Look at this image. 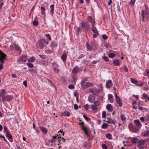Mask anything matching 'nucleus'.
Masks as SVG:
<instances>
[{
  "instance_id": "473e14b6",
  "label": "nucleus",
  "mask_w": 149,
  "mask_h": 149,
  "mask_svg": "<svg viewBox=\"0 0 149 149\" xmlns=\"http://www.w3.org/2000/svg\"><path fill=\"white\" fill-rule=\"evenodd\" d=\"M3 132L4 133L7 134L9 132V130L8 128L5 125H3Z\"/></svg>"
},
{
  "instance_id": "c756f323",
  "label": "nucleus",
  "mask_w": 149,
  "mask_h": 149,
  "mask_svg": "<svg viewBox=\"0 0 149 149\" xmlns=\"http://www.w3.org/2000/svg\"><path fill=\"white\" fill-rule=\"evenodd\" d=\"M57 43L54 41H52L51 42L50 45L51 47L54 48L57 46Z\"/></svg>"
},
{
  "instance_id": "603ef678",
  "label": "nucleus",
  "mask_w": 149,
  "mask_h": 149,
  "mask_svg": "<svg viewBox=\"0 0 149 149\" xmlns=\"http://www.w3.org/2000/svg\"><path fill=\"white\" fill-rule=\"evenodd\" d=\"M143 136H149V130L147 131L143 134Z\"/></svg>"
},
{
  "instance_id": "7ed1b4c3",
  "label": "nucleus",
  "mask_w": 149,
  "mask_h": 149,
  "mask_svg": "<svg viewBox=\"0 0 149 149\" xmlns=\"http://www.w3.org/2000/svg\"><path fill=\"white\" fill-rule=\"evenodd\" d=\"M27 59L26 56L22 55L17 59V61L19 64H23L26 61Z\"/></svg>"
},
{
  "instance_id": "9d476101",
  "label": "nucleus",
  "mask_w": 149,
  "mask_h": 149,
  "mask_svg": "<svg viewBox=\"0 0 149 149\" xmlns=\"http://www.w3.org/2000/svg\"><path fill=\"white\" fill-rule=\"evenodd\" d=\"M87 20L92 25H95V21L91 17L88 16L87 18Z\"/></svg>"
},
{
  "instance_id": "58836bf2",
  "label": "nucleus",
  "mask_w": 149,
  "mask_h": 149,
  "mask_svg": "<svg viewBox=\"0 0 149 149\" xmlns=\"http://www.w3.org/2000/svg\"><path fill=\"white\" fill-rule=\"evenodd\" d=\"M86 84L87 85L88 87H91L93 86L94 84L90 82H88L86 83Z\"/></svg>"
},
{
  "instance_id": "13d9d810",
  "label": "nucleus",
  "mask_w": 149,
  "mask_h": 149,
  "mask_svg": "<svg viewBox=\"0 0 149 149\" xmlns=\"http://www.w3.org/2000/svg\"><path fill=\"white\" fill-rule=\"evenodd\" d=\"M102 147L103 149H107L108 148L107 145L104 144H102Z\"/></svg>"
},
{
  "instance_id": "0e129e2a",
  "label": "nucleus",
  "mask_w": 149,
  "mask_h": 149,
  "mask_svg": "<svg viewBox=\"0 0 149 149\" xmlns=\"http://www.w3.org/2000/svg\"><path fill=\"white\" fill-rule=\"evenodd\" d=\"M84 108L86 110H88L89 109V105L87 104H86L84 106Z\"/></svg>"
},
{
  "instance_id": "2eb2a0df",
  "label": "nucleus",
  "mask_w": 149,
  "mask_h": 149,
  "mask_svg": "<svg viewBox=\"0 0 149 149\" xmlns=\"http://www.w3.org/2000/svg\"><path fill=\"white\" fill-rule=\"evenodd\" d=\"M141 98L145 100V102H146L148 101H149V96L146 94L143 93L142 95Z\"/></svg>"
},
{
  "instance_id": "4d7b16f0",
  "label": "nucleus",
  "mask_w": 149,
  "mask_h": 149,
  "mask_svg": "<svg viewBox=\"0 0 149 149\" xmlns=\"http://www.w3.org/2000/svg\"><path fill=\"white\" fill-rule=\"evenodd\" d=\"M94 104L95 106L97 107V106H99V105L100 104V102L99 101L97 100L94 102Z\"/></svg>"
},
{
  "instance_id": "4468645a",
  "label": "nucleus",
  "mask_w": 149,
  "mask_h": 149,
  "mask_svg": "<svg viewBox=\"0 0 149 149\" xmlns=\"http://www.w3.org/2000/svg\"><path fill=\"white\" fill-rule=\"evenodd\" d=\"M7 92L3 89H1L0 91V97H2V98L4 97L5 95L7 94Z\"/></svg>"
},
{
  "instance_id": "680f3d73",
  "label": "nucleus",
  "mask_w": 149,
  "mask_h": 149,
  "mask_svg": "<svg viewBox=\"0 0 149 149\" xmlns=\"http://www.w3.org/2000/svg\"><path fill=\"white\" fill-rule=\"evenodd\" d=\"M39 56L42 59H44L46 58V56L45 55H39Z\"/></svg>"
},
{
  "instance_id": "5701e85b",
  "label": "nucleus",
  "mask_w": 149,
  "mask_h": 149,
  "mask_svg": "<svg viewBox=\"0 0 149 149\" xmlns=\"http://www.w3.org/2000/svg\"><path fill=\"white\" fill-rule=\"evenodd\" d=\"M134 123L136 124L137 127H139L140 128H141V124L140 121L138 120H134Z\"/></svg>"
},
{
  "instance_id": "49530a36",
  "label": "nucleus",
  "mask_w": 149,
  "mask_h": 149,
  "mask_svg": "<svg viewBox=\"0 0 149 149\" xmlns=\"http://www.w3.org/2000/svg\"><path fill=\"white\" fill-rule=\"evenodd\" d=\"M45 36L47 38V39H48L49 41H50L51 40V38L50 37V35L49 34H47Z\"/></svg>"
},
{
  "instance_id": "e433bc0d",
  "label": "nucleus",
  "mask_w": 149,
  "mask_h": 149,
  "mask_svg": "<svg viewBox=\"0 0 149 149\" xmlns=\"http://www.w3.org/2000/svg\"><path fill=\"white\" fill-rule=\"evenodd\" d=\"M108 127V125L106 123H104L102 126V128L103 129H106Z\"/></svg>"
},
{
  "instance_id": "f3484780",
  "label": "nucleus",
  "mask_w": 149,
  "mask_h": 149,
  "mask_svg": "<svg viewBox=\"0 0 149 149\" xmlns=\"http://www.w3.org/2000/svg\"><path fill=\"white\" fill-rule=\"evenodd\" d=\"M39 128L44 134L46 135L47 134L48 130L46 128L42 127H40Z\"/></svg>"
},
{
  "instance_id": "7c9ffc66",
  "label": "nucleus",
  "mask_w": 149,
  "mask_h": 149,
  "mask_svg": "<svg viewBox=\"0 0 149 149\" xmlns=\"http://www.w3.org/2000/svg\"><path fill=\"white\" fill-rule=\"evenodd\" d=\"M90 108L93 110L94 111L97 110L98 109L97 107L95 105H92L91 106Z\"/></svg>"
},
{
  "instance_id": "4c0bfd02",
  "label": "nucleus",
  "mask_w": 149,
  "mask_h": 149,
  "mask_svg": "<svg viewBox=\"0 0 149 149\" xmlns=\"http://www.w3.org/2000/svg\"><path fill=\"white\" fill-rule=\"evenodd\" d=\"M86 47L87 49L90 51H91L93 49L92 46L89 45L88 43H87Z\"/></svg>"
},
{
  "instance_id": "dca6fc26",
  "label": "nucleus",
  "mask_w": 149,
  "mask_h": 149,
  "mask_svg": "<svg viewBox=\"0 0 149 149\" xmlns=\"http://www.w3.org/2000/svg\"><path fill=\"white\" fill-rule=\"evenodd\" d=\"M6 137L9 140L10 142H13V136L9 132L6 134Z\"/></svg>"
},
{
  "instance_id": "c85d7f7f",
  "label": "nucleus",
  "mask_w": 149,
  "mask_h": 149,
  "mask_svg": "<svg viewBox=\"0 0 149 149\" xmlns=\"http://www.w3.org/2000/svg\"><path fill=\"white\" fill-rule=\"evenodd\" d=\"M14 47L16 51H18L19 52H20L21 50L20 47L16 44H14Z\"/></svg>"
},
{
  "instance_id": "a211bd4d",
  "label": "nucleus",
  "mask_w": 149,
  "mask_h": 149,
  "mask_svg": "<svg viewBox=\"0 0 149 149\" xmlns=\"http://www.w3.org/2000/svg\"><path fill=\"white\" fill-rule=\"evenodd\" d=\"M79 69L78 66L74 68L72 70V73L74 74H76L79 71Z\"/></svg>"
},
{
  "instance_id": "aec40b11",
  "label": "nucleus",
  "mask_w": 149,
  "mask_h": 149,
  "mask_svg": "<svg viewBox=\"0 0 149 149\" xmlns=\"http://www.w3.org/2000/svg\"><path fill=\"white\" fill-rule=\"evenodd\" d=\"M95 25H92V31L94 33H96L97 34H99L98 30L96 27L95 26Z\"/></svg>"
},
{
  "instance_id": "a878e982",
  "label": "nucleus",
  "mask_w": 149,
  "mask_h": 149,
  "mask_svg": "<svg viewBox=\"0 0 149 149\" xmlns=\"http://www.w3.org/2000/svg\"><path fill=\"white\" fill-rule=\"evenodd\" d=\"M50 14L51 15L53 16L54 13V4L50 6Z\"/></svg>"
},
{
  "instance_id": "3c124183",
  "label": "nucleus",
  "mask_w": 149,
  "mask_h": 149,
  "mask_svg": "<svg viewBox=\"0 0 149 149\" xmlns=\"http://www.w3.org/2000/svg\"><path fill=\"white\" fill-rule=\"evenodd\" d=\"M27 65L29 68H32L33 67V64L30 63H28Z\"/></svg>"
},
{
  "instance_id": "5fc2aeb1",
  "label": "nucleus",
  "mask_w": 149,
  "mask_h": 149,
  "mask_svg": "<svg viewBox=\"0 0 149 149\" xmlns=\"http://www.w3.org/2000/svg\"><path fill=\"white\" fill-rule=\"evenodd\" d=\"M33 24L35 26H36L38 25V21L34 20L33 22Z\"/></svg>"
},
{
  "instance_id": "bb28decb",
  "label": "nucleus",
  "mask_w": 149,
  "mask_h": 149,
  "mask_svg": "<svg viewBox=\"0 0 149 149\" xmlns=\"http://www.w3.org/2000/svg\"><path fill=\"white\" fill-rule=\"evenodd\" d=\"M106 108L109 111L111 112L113 111L112 106L110 104H108L107 105Z\"/></svg>"
},
{
  "instance_id": "f03ea898",
  "label": "nucleus",
  "mask_w": 149,
  "mask_h": 149,
  "mask_svg": "<svg viewBox=\"0 0 149 149\" xmlns=\"http://www.w3.org/2000/svg\"><path fill=\"white\" fill-rule=\"evenodd\" d=\"M45 39L38 40L36 43L37 48L40 49H42L45 46Z\"/></svg>"
},
{
  "instance_id": "ea45409f",
  "label": "nucleus",
  "mask_w": 149,
  "mask_h": 149,
  "mask_svg": "<svg viewBox=\"0 0 149 149\" xmlns=\"http://www.w3.org/2000/svg\"><path fill=\"white\" fill-rule=\"evenodd\" d=\"M102 58L104 60L105 62H108L109 61V58L107 56H103Z\"/></svg>"
},
{
  "instance_id": "cd10ccee",
  "label": "nucleus",
  "mask_w": 149,
  "mask_h": 149,
  "mask_svg": "<svg viewBox=\"0 0 149 149\" xmlns=\"http://www.w3.org/2000/svg\"><path fill=\"white\" fill-rule=\"evenodd\" d=\"M58 140L59 143L61 144L62 143L61 142L62 141L63 142H65V139H64L63 138H61V137H58Z\"/></svg>"
},
{
  "instance_id": "72a5a7b5",
  "label": "nucleus",
  "mask_w": 149,
  "mask_h": 149,
  "mask_svg": "<svg viewBox=\"0 0 149 149\" xmlns=\"http://www.w3.org/2000/svg\"><path fill=\"white\" fill-rule=\"evenodd\" d=\"M138 141V140L136 137L133 138L131 139L132 142L133 144L136 143Z\"/></svg>"
},
{
  "instance_id": "0eeeda50",
  "label": "nucleus",
  "mask_w": 149,
  "mask_h": 149,
  "mask_svg": "<svg viewBox=\"0 0 149 149\" xmlns=\"http://www.w3.org/2000/svg\"><path fill=\"white\" fill-rule=\"evenodd\" d=\"M13 98V96L11 95H7L5 96L2 99L3 101L6 100L8 102L10 101Z\"/></svg>"
},
{
  "instance_id": "a19ab883",
  "label": "nucleus",
  "mask_w": 149,
  "mask_h": 149,
  "mask_svg": "<svg viewBox=\"0 0 149 149\" xmlns=\"http://www.w3.org/2000/svg\"><path fill=\"white\" fill-rule=\"evenodd\" d=\"M106 137L109 139H111L112 138V136L110 134L108 133L106 135Z\"/></svg>"
},
{
  "instance_id": "8fccbe9b",
  "label": "nucleus",
  "mask_w": 149,
  "mask_h": 149,
  "mask_svg": "<svg viewBox=\"0 0 149 149\" xmlns=\"http://www.w3.org/2000/svg\"><path fill=\"white\" fill-rule=\"evenodd\" d=\"M81 86H82V88L83 89H84L87 87H88L87 85L86 84V83L84 84H83V85H81Z\"/></svg>"
},
{
  "instance_id": "e2e57ef3",
  "label": "nucleus",
  "mask_w": 149,
  "mask_h": 149,
  "mask_svg": "<svg viewBox=\"0 0 149 149\" xmlns=\"http://www.w3.org/2000/svg\"><path fill=\"white\" fill-rule=\"evenodd\" d=\"M29 71L32 74L35 73V70L34 69L29 70Z\"/></svg>"
},
{
  "instance_id": "bf43d9fd",
  "label": "nucleus",
  "mask_w": 149,
  "mask_h": 149,
  "mask_svg": "<svg viewBox=\"0 0 149 149\" xmlns=\"http://www.w3.org/2000/svg\"><path fill=\"white\" fill-rule=\"evenodd\" d=\"M68 88L70 89H73L74 88V86L73 84H70L68 86Z\"/></svg>"
},
{
  "instance_id": "f8f14e48",
  "label": "nucleus",
  "mask_w": 149,
  "mask_h": 149,
  "mask_svg": "<svg viewBox=\"0 0 149 149\" xmlns=\"http://www.w3.org/2000/svg\"><path fill=\"white\" fill-rule=\"evenodd\" d=\"M131 81L132 83L136 84V85L138 86L141 87L143 85V83H141L140 84H136L137 83V81L134 79L131 78Z\"/></svg>"
},
{
  "instance_id": "6e6552de",
  "label": "nucleus",
  "mask_w": 149,
  "mask_h": 149,
  "mask_svg": "<svg viewBox=\"0 0 149 149\" xmlns=\"http://www.w3.org/2000/svg\"><path fill=\"white\" fill-rule=\"evenodd\" d=\"M140 129L139 127L132 126L130 128V129L132 132L136 133L139 131Z\"/></svg>"
},
{
  "instance_id": "a18cd8bd",
  "label": "nucleus",
  "mask_w": 149,
  "mask_h": 149,
  "mask_svg": "<svg viewBox=\"0 0 149 149\" xmlns=\"http://www.w3.org/2000/svg\"><path fill=\"white\" fill-rule=\"evenodd\" d=\"M0 138H3V140L4 141L6 142L7 143H8V142L7 141V140L5 139V137L4 136H2L1 135H0Z\"/></svg>"
},
{
  "instance_id": "69168bd1",
  "label": "nucleus",
  "mask_w": 149,
  "mask_h": 149,
  "mask_svg": "<svg viewBox=\"0 0 149 149\" xmlns=\"http://www.w3.org/2000/svg\"><path fill=\"white\" fill-rule=\"evenodd\" d=\"M87 80H86L85 79H83L82 80L81 82V85H83L84 83Z\"/></svg>"
},
{
  "instance_id": "6e6d98bb",
  "label": "nucleus",
  "mask_w": 149,
  "mask_h": 149,
  "mask_svg": "<svg viewBox=\"0 0 149 149\" xmlns=\"http://www.w3.org/2000/svg\"><path fill=\"white\" fill-rule=\"evenodd\" d=\"M109 57L111 58H113L115 56V55L113 53H110L109 55Z\"/></svg>"
},
{
  "instance_id": "4be33fe9",
  "label": "nucleus",
  "mask_w": 149,
  "mask_h": 149,
  "mask_svg": "<svg viewBox=\"0 0 149 149\" xmlns=\"http://www.w3.org/2000/svg\"><path fill=\"white\" fill-rule=\"evenodd\" d=\"M106 122L108 123L115 124V122L112 119L108 118H107V120Z\"/></svg>"
},
{
  "instance_id": "393cba45",
  "label": "nucleus",
  "mask_w": 149,
  "mask_h": 149,
  "mask_svg": "<svg viewBox=\"0 0 149 149\" xmlns=\"http://www.w3.org/2000/svg\"><path fill=\"white\" fill-rule=\"evenodd\" d=\"M91 45L93 49H96L97 48V45L96 44L95 42L92 41L91 42Z\"/></svg>"
},
{
  "instance_id": "09e8293b",
  "label": "nucleus",
  "mask_w": 149,
  "mask_h": 149,
  "mask_svg": "<svg viewBox=\"0 0 149 149\" xmlns=\"http://www.w3.org/2000/svg\"><path fill=\"white\" fill-rule=\"evenodd\" d=\"M102 118H104L106 117V113L105 111H103L102 113Z\"/></svg>"
},
{
  "instance_id": "20e7f679",
  "label": "nucleus",
  "mask_w": 149,
  "mask_h": 149,
  "mask_svg": "<svg viewBox=\"0 0 149 149\" xmlns=\"http://www.w3.org/2000/svg\"><path fill=\"white\" fill-rule=\"evenodd\" d=\"M81 28L85 30H88L89 29V24L87 22L81 21L80 24Z\"/></svg>"
},
{
  "instance_id": "2f4dec72",
  "label": "nucleus",
  "mask_w": 149,
  "mask_h": 149,
  "mask_svg": "<svg viewBox=\"0 0 149 149\" xmlns=\"http://www.w3.org/2000/svg\"><path fill=\"white\" fill-rule=\"evenodd\" d=\"M144 140H141L139 141L138 142V145L139 146H141L143 145L145 143Z\"/></svg>"
},
{
  "instance_id": "f257e3e1",
  "label": "nucleus",
  "mask_w": 149,
  "mask_h": 149,
  "mask_svg": "<svg viewBox=\"0 0 149 149\" xmlns=\"http://www.w3.org/2000/svg\"><path fill=\"white\" fill-rule=\"evenodd\" d=\"M142 21L146 22L149 20V9L147 5H145V10L141 11Z\"/></svg>"
},
{
  "instance_id": "412c9836",
  "label": "nucleus",
  "mask_w": 149,
  "mask_h": 149,
  "mask_svg": "<svg viewBox=\"0 0 149 149\" xmlns=\"http://www.w3.org/2000/svg\"><path fill=\"white\" fill-rule=\"evenodd\" d=\"M116 102L119 107H121L123 105L122 101L120 98L119 97L116 99Z\"/></svg>"
},
{
  "instance_id": "79ce46f5",
  "label": "nucleus",
  "mask_w": 149,
  "mask_h": 149,
  "mask_svg": "<svg viewBox=\"0 0 149 149\" xmlns=\"http://www.w3.org/2000/svg\"><path fill=\"white\" fill-rule=\"evenodd\" d=\"M41 13L42 15H43L45 14V8L43 7H41Z\"/></svg>"
},
{
  "instance_id": "39448f33",
  "label": "nucleus",
  "mask_w": 149,
  "mask_h": 149,
  "mask_svg": "<svg viewBox=\"0 0 149 149\" xmlns=\"http://www.w3.org/2000/svg\"><path fill=\"white\" fill-rule=\"evenodd\" d=\"M7 55L0 50V63L3 64L4 62V60L6 59Z\"/></svg>"
},
{
  "instance_id": "37998d69",
  "label": "nucleus",
  "mask_w": 149,
  "mask_h": 149,
  "mask_svg": "<svg viewBox=\"0 0 149 149\" xmlns=\"http://www.w3.org/2000/svg\"><path fill=\"white\" fill-rule=\"evenodd\" d=\"M120 117H121V119L122 120V121L125 120L126 119L125 115H124L123 114H121V115Z\"/></svg>"
},
{
  "instance_id": "423d86ee",
  "label": "nucleus",
  "mask_w": 149,
  "mask_h": 149,
  "mask_svg": "<svg viewBox=\"0 0 149 149\" xmlns=\"http://www.w3.org/2000/svg\"><path fill=\"white\" fill-rule=\"evenodd\" d=\"M113 83L111 80H109L107 81L105 85V87L108 89H110L113 86Z\"/></svg>"
},
{
  "instance_id": "864d4df0",
  "label": "nucleus",
  "mask_w": 149,
  "mask_h": 149,
  "mask_svg": "<svg viewBox=\"0 0 149 149\" xmlns=\"http://www.w3.org/2000/svg\"><path fill=\"white\" fill-rule=\"evenodd\" d=\"M83 117L87 121H89L90 120V118L88 117H87L85 115H83Z\"/></svg>"
},
{
  "instance_id": "b1692460",
  "label": "nucleus",
  "mask_w": 149,
  "mask_h": 149,
  "mask_svg": "<svg viewBox=\"0 0 149 149\" xmlns=\"http://www.w3.org/2000/svg\"><path fill=\"white\" fill-rule=\"evenodd\" d=\"M113 63L115 66H119L120 64L119 61L118 60L114 61L113 62Z\"/></svg>"
},
{
  "instance_id": "f704fd0d",
  "label": "nucleus",
  "mask_w": 149,
  "mask_h": 149,
  "mask_svg": "<svg viewBox=\"0 0 149 149\" xmlns=\"http://www.w3.org/2000/svg\"><path fill=\"white\" fill-rule=\"evenodd\" d=\"M35 59V58L34 56H32L28 59V61L29 62H33Z\"/></svg>"
},
{
  "instance_id": "338daca9",
  "label": "nucleus",
  "mask_w": 149,
  "mask_h": 149,
  "mask_svg": "<svg viewBox=\"0 0 149 149\" xmlns=\"http://www.w3.org/2000/svg\"><path fill=\"white\" fill-rule=\"evenodd\" d=\"M74 107L75 110L77 109L78 108V105L77 104H74Z\"/></svg>"
},
{
  "instance_id": "1a4fd4ad",
  "label": "nucleus",
  "mask_w": 149,
  "mask_h": 149,
  "mask_svg": "<svg viewBox=\"0 0 149 149\" xmlns=\"http://www.w3.org/2000/svg\"><path fill=\"white\" fill-rule=\"evenodd\" d=\"M88 90L90 92L96 95H98L99 93V92L97 90L94 89L93 88H89Z\"/></svg>"
},
{
  "instance_id": "052dcab7",
  "label": "nucleus",
  "mask_w": 149,
  "mask_h": 149,
  "mask_svg": "<svg viewBox=\"0 0 149 149\" xmlns=\"http://www.w3.org/2000/svg\"><path fill=\"white\" fill-rule=\"evenodd\" d=\"M102 38L104 40H106L108 38L106 34H103L102 35Z\"/></svg>"
},
{
  "instance_id": "de8ad7c7",
  "label": "nucleus",
  "mask_w": 149,
  "mask_h": 149,
  "mask_svg": "<svg viewBox=\"0 0 149 149\" xmlns=\"http://www.w3.org/2000/svg\"><path fill=\"white\" fill-rule=\"evenodd\" d=\"M3 4V0H0V9L2 8Z\"/></svg>"
},
{
  "instance_id": "774afa93",
  "label": "nucleus",
  "mask_w": 149,
  "mask_h": 149,
  "mask_svg": "<svg viewBox=\"0 0 149 149\" xmlns=\"http://www.w3.org/2000/svg\"><path fill=\"white\" fill-rule=\"evenodd\" d=\"M108 99H111L112 98H113V96L112 95H111V94H109L108 95Z\"/></svg>"
},
{
  "instance_id": "9b49d317",
  "label": "nucleus",
  "mask_w": 149,
  "mask_h": 149,
  "mask_svg": "<svg viewBox=\"0 0 149 149\" xmlns=\"http://www.w3.org/2000/svg\"><path fill=\"white\" fill-rule=\"evenodd\" d=\"M67 57V55L65 52H63V54L61 56V58L63 61L64 63H66Z\"/></svg>"
},
{
  "instance_id": "c9c22d12",
  "label": "nucleus",
  "mask_w": 149,
  "mask_h": 149,
  "mask_svg": "<svg viewBox=\"0 0 149 149\" xmlns=\"http://www.w3.org/2000/svg\"><path fill=\"white\" fill-rule=\"evenodd\" d=\"M62 115L63 116L68 117L70 116V113L69 111H64Z\"/></svg>"
},
{
  "instance_id": "6ab92c4d",
  "label": "nucleus",
  "mask_w": 149,
  "mask_h": 149,
  "mask_svg": "<svg viewBox=\"0 0 149 149\" xmlns=\"http://www.w3.org/2000/svg\"><path fill=\"white\" fill-rule=\"evenodd\" d=\"M58 134H56L55 136H53L52 138L50 141V143L52 144L53 143L56 142L57 140V139H58Z\"/></svg>"
},
{
  "instance_id": "c03bdc74",
  "label": "nucleus",
  "mask_w": 149,
  "mask_h": 149,
  "mask_svg": "<svg viewBox=\"0 0 149 149\" xmlns=\"http://www.w3.org/2000/svg\"><path fill=\"white\" fill-rule=\"evenodd\" d=\"M136 0H131L129 3V4L131 6H133Z\"/></svg>"
},
{
  "instance_id": "ddd939ff",
  "label": "nucleus",
  "mask_w": 149,
  "mask_h": 149,
  "mask_svg": "<svg viewBox=\"0 0 149 149\" xmlns=\"http://www.w3.org/2000/svg\"><path fill=\"white\" fill-rule=\"evenodd\" d=\"M95 97L93 94H91L88 96L89 101L91 103H93L95 100Z\"/></svg>"
}]
</instances>
